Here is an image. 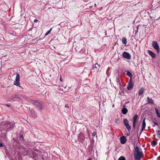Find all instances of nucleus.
<instances>
[{"instance_id":"obj_1","label":"nucleus","mask_w":160,"mask_h":160,"mask_svg":"<svg viewBox=\"0 0 160 160\" xmlns=\"http://www.w3.org/2000/svg\"><path fill=\"white\" fill-rule=\"evenodd\" d=\"M143 156L142 152L141 149H139L138 147L136 145L134 147V158L135 160H139Z\"/></svg>"},{"instance_id":"obj_2","label":"nucleus","mask_w":160,"mask_h":160,"mask_svg":"<svg viewBox=\"0 0 160 160\" xmlns=\"http://www.w3.org/2000/svg\"><path fill=\"white\" fill-rule=\"evenodd\" d=\"M20 79V77L19 74L17 73L16 75V78H15V81H14V85L19 87H21L20 83L19 82Z\"/></svg>"},{"instance_id":"obj_3","label":"nucleus","mask_w":160,"mask_h":160,"mask_svg":"<svg viewBox=\"0 0 160 160\" xmlns=\"http://www.w3.org/2000/svg\"><path fill=\"white\" fill-rule=\"evenodd\" d=\"M78 140L80 142H83L85 139V136L83 133L82 132H80L78 136Z\"/></svg>"},{"instance_id":"obj_4","label":"nucleus","mask_w":160,"mask_h":160,"mask_svg":"<svg viewBox=\"0 0 160 160\" xmlns=\"http://www.w3.org/2000/svg\"><path fill=\"white\" fill-rule=\"evenodd\" d=\"M33 104L36 105V107L38 108L40 110H42L43 108L42 104L40 102H38L37 101H34Z\"/></svg>"},{"instance_id":"obj_5","label":"nucleus","mask_w":160,"mask_h":160,"mask_svg":"<svg viewBox=\"0 0 160 160\" xmlns=\"http://www.w3.org/2000/svg\"><path fill=\"white\" fill-rule=\"evenodd\" d=\"M152 46L153 48L157 50V52L158 53L159 51V48L157 42L156 41H153Z\"/></svg>"},{"instance_id":"obj_6","label":"nucleus","mask_w":160,"mask_h":160,"mask_svg":"<svg viewBox=\"0 0 160 160\" xmlns=\"http://www.w3.org/2000/svg\"><path fill=\"white\" fill-rule=\"evenodd\" d=\"M122 57L127 59H130L131 58V56L130 54L126 52H124L122 54Z\"/></svg>"},{"instance_id":"obj_7","label":"nucleus","mask_w":160,"mask_h":160,"mask_svg":"<svg viewBox=\"0 0 160 160\" xmlns=\"http://www.w3.org/2000/svg\"><path fill=\"white\" fill-rule=\"evenodd\" d=\"M133 86V83L132 81V80H130L128 85L127 86V89L128 90H131Z\"/></svg>"},{"instance_id":"obj_8","label":"nucleus","mask_w":160,"mask_h":160,"mask_svg":"<svg viewBox=\"0 0 160 160\" xmlns=\"http://www.w3.org/2000/svg\"><path fill=\"white\" fill-rule=\"evenodd\" d=\"M138 118V115L136 114L133 117V128H135V127L136 124L137 122V119Z\"/></svg>"},{"instance_id":"obj_9","label":"nucleus","mask_w":160,"mask_h":160,"mask_svg":"<svg viewBox=\"0 0 160 160\" xmlns=\"http://www.w3.org/2000/svg\"><path fill=\"white\" fill-rule=\"evenodd\" d=\"M120 142L122 144H125L126 141L127 139L126 137L124 136H123L120 138Z\"/></svg>"},{"instance_id":"obj_10","label":"nucleus","mask_w":160,"mask_h":160,"mask_svg":"<svg viewBox=\"0 0 160 160\" xmlns=\"http://www.w3.org/2000/svg\"><path fill=\"white\" fill-rule=\"evenodd\" d=\"M145 118H144L142 121V128L141 129V131L140 132V134L144 130V129L146 127V123L145 122Z\"/></svg>"},{"instance_id":"obj_11","label":"nucleus","mask_w":160,"mask_h":160,"mask_svg":"<svg viewBox=\"0 0 160 160\" xmlns=\"http://www.w3.org/2000/svg\"><path fill=\"white\" fill-rule=\"evenodd\" d=\"M7 123L8 126H10V129H12L15 126V123H14L13 122L12 123L10 122L9 121H8Z\"/></svg>"},{"instance_id":"obj_12","label":"nucleus","mask_w":160,"mask_h":160,"mask_svg":"<svg viewBox=\"0 0 160 160\" xmlns=\"http://www.w3.org/2000/svg\"><path fill=\"white\" fill-rule=\"evenodd\" d=\"M148 53L153 58H155L156 57V54L151 51L148 50Z\"/></svg>"},{"instance_id":"obj_13","label":"nucleus","mask_w":160,"mask_h":160,"mask_svg":"<svg viewBox=\"0 0 160 160\" xmlns=\"http://www.w3.org/2000/svg\"><path fill=\"white\" fill-rule=\"evenodd\" d=\"M116 80L117 81L116 84H117V85L120 87L121 86L122 87V86L120 83V79L119 77H118L117 78Z\"/></svg>"},{"instance_id":"obj_14","label":"nucleus","mask_w":160,"mask_h":160,"mask_svg":"<svg viewBox=\"0 0 160 160\" xmlns=\"http://www.w3.org/2000/svg\"><path fill=\"white\" fill-rule=\"evenodd\" d=\"M30 114L31 116L32 117L35 118L37 117V115L36 114V113L34 111L31 110L30 112Z\"/></svg>"},{"instance_id":"obj_15","label":"nucleus","mask_w":160,"mask_h":160,"mask_svg":"<svg viewBox=\"0 0 160 160\" xmlns=\"http://www.w3.org/2000/svg\"><path fill=\"white\" fill-rule=\"evenodd\" d=\"M148 103L153 104L154 102L153 100L151 98L148 97Z\"/></svg>"},{"instance_id":"obj_16","label":"nucleus","mask_w":160,"mask_h":160,"mask_svg":"<svg viewBox=\"0 0 160 160\" xmlns=\"http://www.w3.org/2000/svg\"><path fill=\"white\" fill-rule=\"evenodd\" d=\"M126 74L130 78V80H132V73L128 71L127 72Z\"/></svg>"},{"instance_id":"obj_17","label":"nucleus","mask_w":160,"mask_h":160,"mask_svg":"<svg viewBox=\"0 0 160 160\" xmlns=\"http://www.w3.org/2000/svg\"><path fill=\"white\" fill-rule=\"evenodd\" d=\"M128 110L126 108H124L122 109V113L124 114H125L128 112Z\"/></svg>"},{"instance_id":"obj_18","label":"nucleus","mask_w":160,"mask_h":160,"mask_svg":"<svg viewBox=\"0 0 160 160\" xmlns=\"http://www.w3.org/2000/svg\"><path fill=\"white\" fill-rule=\"evenodd\" d=\"M122 43L124 45H126L127 43V39L124 38L123 37L122 38Z\"/></svg>"},{"instance_id":"obj_19","label":"nucleus","mask_w":160,"mask_h":160,"mask_svg":"<svg viewBox=\"0 0 160 160\" xmlns=\"http://www.w3.org/2000/svg\"><path fill=\"white\" fill-rule=\"evenodd\" d=\"M144 92V89L143 88H141L138 92V95H140L142 94Z\"/></svg>"},{"instance_id":"obj_20","label":"nucleus","mask_w":160,"mask_h":160,"mask_svg":"<svg viewBox=\"0 0 160 160\" xmlns=\"http://www.w3.org/2000/svg\"><path fill=\"white\" fill-rule=\"evenodd\" d=\"M7 122L5 123V126L6 128H7L6 129V131H9L11 129L10 128V126H8L7 124Z\"/></svg>"},{"instance_id":"obj_21","label":"nucleus","mask_w":160,"mask_h":160,"mask_svg":"<svg viewBox=\"0 0 160 160\" xmlns=\"http://www.w3.org/2000/svg\"><path fill=\"white\" fill-rule=\"evenodd\" d=\"M155 111L156 112V113L157 115V116L159 117L160 118V113L158 112V109L157 108H155Z\"/></svg>"},{"instance_id":"obj_22","label":"nucleus","mask_w":160,"mask_h":160,"mask_svg":"<svg viewBox=\"0 0 160 160\" xmlns=\"http://www.w3.org/2000/svg\"><path fill=\"white\" fill-rule=\"evenodd\" d=\"M123 122L124 125H126L128 124L129 123L127 119L126 118L124 119H123Z\"/></svg>"},{"instance_id":"obj_23","label":"nucleus","mask_w":160,"mask_h":160,"mask_svg":"<svg viewBox=\"0 0 160 160\" xmlns=\"http://www.w3.org/2000/svg\"><path fill=\"white\" fill-rule=\"evenodd\" d=\"M124 126L126 127V128L129 131H130L131 129V127L129 125V123L128 124L126 125H124Z\"/></svg>"},{"instance_id":"obj_24","label":"nucleus","mask_w":160,"mask_h":160,"mask_svg":"<svg viewBox=\"0 0 160 160\" xmlns=\"http://www.w3.org/2000/svg\"><path fill=\"white\" fill-rule=\"evenodd\" d=\"M157 144V142L155 141H152L151 142V144L153 146H156Z\"/></svg>"},{"instance_id":"obj_25","label":"nucleus","mask_w":160,"mask_h":160,"mask_svg":"<svg viewBox=\"0 0 160 160\" xmlns=\"http://www.w3.org/2000/svg\"><path fill=\"white\" fill-rule=\"evenodd\" d=\"M158 138L160 139V130H157L156 131Z\"/></svg>"},{"instance_id":"obj_26","label":"nucleus","mask_w":160,"mask_h":160,"mask_svg":"<svg viewBox=\"0 0 160 160\" xmlns=\"http://www.w3.org/2000/svg\"><path fill=\"white\" fill-rule=\"evenodd\" d=\"M118 160H126L125 158L123 156H121Z\"/></svg>"},{"instance_id":"obj_27","label":"nucleus","mask_w":160,"mask_h":160,"mask_svg":"<svg viewBox=\"0 0 160 160\" xmlns=\"http://www.w3.org/2000/svg\"><path fill=\"white\" fill-rule=\"evenodd\" d=\"M52 28H51L49 31H48L45 34V36L48 35L50 32Z\"/></svg>"},{"instance_id":"obj_28","label":"nucleus","mask_w":160,"mask_h":160,"mask_svg":"<svg viewBox=\"0 0 160 160\" xmlns=\"http://www.w3.org/2000/svg\"><path fill=\"white\" fill-rule=\"evenodd\" d=\"M42 159L43 160H49L48 158L47 157H42Z\"/></svg>"},{"instance_id":"obj_29","label":"nucleus","mask_w":160,"mask_h":160,"mask_svg":"<svg viewBox=\"0 0 160 160\" xmlns=\"http://www.w3.org/2000/svg\"><path fill=\"white\" fill-rule=\"evenodd\" d=\"M152 122L155 125H157V126H158L159 125V124L157 122L154 121H152Z\"/></svg>"},{"instance_id":"obj_30","label":"nucleus","mask_w":160,"mask_h":160,"mask_svg":"<svg viewBox=\"0 0 160 160\" xmlns=\"http://www.w3.org/2000/svg\"><path fill=\"white\" fill-rule=\"evenodd\" d=\"M96 133L95 132H94L92 133V137H94L96 135Z\"/></svg>"},{"instance_id":"obj_31","label":"nucleus","mask_w":160,"mask_h":160,"mask_svg":"<svg viewBox=\"0 0 160 160\" xmlns=\"http://www.w3.org/2000/svg\"><path fill=\"white\" fill-rule=\"evenodd\" d=\"M98 66V64L97 63H96L95 65V67L96 68H97Z\"/></svg>"},{"instance_id":"obj_32","label":"nucleus","mask_w":160,"mask_h":160,"mask_svg":"<svg viewBox=\"0 0 160 160\" xmlns=\"http://www.w3.org/2000/svg\"><path fill=\"white\" fill-rule=\"evenodd\" d=\"M65 107L66 108H69V107L68 105V104H66L65 105Z\"/></svg>"},{"instance_id":"obj_33","label":"nucleus","mask_w":160,"mask_h":160,"mask_svg":"<svg viewBox=\"0 0 160 160\" xmlns=\"http://www.w3.org/2000/svg\"><path fill=\"white\" fill-rule=\"evenodd\" d=\"M3 144L2 143L0 142V147H3Z\"/></svg>"},{"instance_id":"obj_34","label":"nucleus","mask_w":160,"mask_h":160,"mask_svg":"<svg viewBox=\"0 0 160 160\" xmlns=\"http://www.w3.org/2000/svg\"><path fill=\"white\" fill-rule=\"evenodd\" d=\"M38 21V20L37 19H35L34 20V22L35 23L37 22Z\"/></svg>"},{"instance_id":"obj_35","label":"nucleus","mask_w":160,"mask_h":160,"mask_svg":"<svg viewBox=\"0 0 160 160\" xmlns=\"http://www.w3.org/2000/svg\"><path fill=\"white\" fill-rule=\"evenodd\" d=\"M129 102V101L128 100L126 102H125V104H127Z\"/></svg>"},{"instance_id":"obj_36","label":"nucleus","mask_w":160,"mask_h":160,"mask_svg":"<svg viewBox=\"0 0 160 160\" xmlns=\"http://www.w3.org/2000/svg\"><path fill=\"white\" fill-rule=\"evenodd\" d=\"M6 105L8 107H9L10 106V105L8 104H6Z\"/></svg>"},{"instance_id":"obj_37","label":"nucleus","mask_w":160,"mask_h":160,"mask_svg":"<svg viewBox=\"0 0 160 160\" xmlns=\"http://www.w3.org/2000/svg\"><path fill=\"white\" fill-rule=\"evenodd\" d=\"M60 81H62V79L61 77V78H60Z\"/></svg>"},{"instance_id":"obj_38","label":"nucleus","mask_w":160,"mask_h":160,"mask_svg":"<svg viewBox=\"0 0 160 160\" xmlns=\"http://www.w3.org/2000/svg\"><path fill=\"white\" fill-rule=\"evenodd\" d=\"M92 6H90L89 7V8H92Z\"/></svg>"},{"instance_id":"obj_39","label":"nucleus","mask_w":160,"mask_h":160,"mask_svg":"<svg viewBox=\"0 0 160 160\" xmlns=\"http://www.w3.org/2000/svg\"><path fill=\"white\" fill-rule=\"evenodd\" d=\"M125 107H126V105H124L123 106V108H125Z\"/></svg>"},{"instance_id":"obj_40","label":"nucleus","mask_w":160,"mask_h":160,"mask_svg":"<svg viewBox=\"0 0 160 160\" xmlns=\"http://www.w3.org/2000/svg\"><path fill=\"white\" fill-rule=\"evenodd\" d=\"M127 136H129L130 135V134L129 133H127Z\"/></svg>"},{"instance_id":"obj_41","label":"nucleus","mask_w":160,"mask_h":160,"mask_svg":"<svg viewBox=\"0 0 160 160\" xmlns=\"http://www.w3.org/2000/svg\"><path fill=\"white\" fill-rule=\"evenodd\" d=\"M20 137L21 138H22V135H20Z\"/></svg>"},{"instance_id":"obj_42","label":"nucleus","mask_w":160,"mask_h":160,"mask_svg":"<svg viewBox=\"0 0 160 160\" xmlns=\"http://www.w3.org/2000/svg\"><path fill=\"white\" fill-rule=\"evenodd\" d=\"M158 158H160V156H159V157H158Z\"/></svg>"},{"instance_id":"obj_43","label":"nucleus","mask_w":160,"mask_h":160,"mask_svg":"<svg viewBox=\"0 0 160 160\" xmlns=\"http://www.w3.org/2000/svg\"><path fill=\"white\" fill-rule=\"evenodd\" d=\"M91 158H89L88 160H91Z\"/></svg>"},{"instance_id":"obj_44","label":"nucleus","mask_w":160,"mask_h":160,"mask_svg":"<svg viewBox=\"0 0 160 160\" xmlns=\"http://www.w3.org/2000/svg\"><path fill=\"white\" fill-rule=\"evenodd\" d=\"M94 5H95V6H96V3H95V4H94Z\"/></svg>"},{"instance_id":"obj_45","label":"nucleus","mask_w":160,"mask_h":160,"mask_svg":"<svg viewBox=\"0 0 160 160\" xmlns=\"http://www.w3.org/2000/svg\"><path fill=\"white\" fill-rule=\"evenodd\" d=\"M158 160H160V158H158Z\"/></svg>"}]
</instances>
